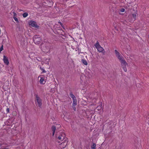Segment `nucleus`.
Masks as SVG:
<instances>
[{
    "instance_id": "f257e3e1",
    "label": "nucleus",
    "mask_w": 149,
    "mask_h": 149,
    "mask_svg": "<svg viewBox=\"0 0 149 149\" xmlns=\"http://www.w3.org/2000/svg\"><path fill=\"white\" fill-rule=\"evenodd\" d=\"M50 45L49 43H44L41 45L42 50L43 52L48 53L49 50Z\"/></svg>"
},
{
    "instance_id": "f03ea898",
    "label": "nucleus",
    "mask_w": 149,
    "mask_h": 149,
    "mask_svg": "<svg viewBox=\"0 0 149 149\" xmlns=\"http://www.w3.org/2000/svg\"><path fill=\"white\" fill-rule=\"evenodd\" d=\"M114 51L116 57L120 61L121 64H125V61L123 57L120 54V53L116 50H115Z\"/></svg>"
},
{
    "instance_id": "7ed1b4c3",
    "label": "nucleus",
    "mask_w": 149,
    "mask_h": 149,
    "mask_svg": "<svg viewBox=\"0 0 149 149\" xmlns=\"http://www.w3.org/2000/svg\"><path fill=\"white\" fill-rule=\"evenodd\" d=\"M61 142L59 144L58 148L59 149H62L65 148L68 142V138H65L64 141Z\"/></svg>"
},
{
    "instance_id": "20e7f679",
    "label": "nucleus",
    "mask_w": 149,
    "mask_h": 149,
    "mask_svg": "<svg viewBox=\"0 0 149 149\" xmlns=\"http://www.w3.org/2000/svg\"><path fill=\"white\" fill-rule=\"evenodd\" d=\"M36 104H37L38 107L40 108L42 105V100L37 95L36 96Z\"/></svg>"
},
{
    "instance_id": "39448f33",
    "label": "nucleus",
    "mask_w": 149,
    "mask_h": 149,
    "mask_svg": "<svg viewBox=\"0 0 149 149\" xmlns=\"http://www.w3.org/2000/svg\"><path fill=\"white\" fill-rule=\"evenodd\" d=\"M33 40L34 43L36 44H39L40 43V41L42 40L41 38L38 37L37 35H35L33 37Z\"/></svg>"
},
{
    "instance_id": "423d86ee",
    "label": "nucleus",
    "mask_w": 149,
    "mask_h": 149,
    "mask_svg": "<svg viewBox=\"0 0 149 149\" xmlns=\"http://www.w3.org/2000/svg\"><path fill=\"white\" fill-rule=\"evenodd\" d=\"M57 138L60 140L61 141H64L65 138H67L66 137L65 134L63 132H61L58 136L57 137Z\"/></svg>"
},
{
    "instance_id": "0eeeda50",
    "label": "nucleus",
    "mask_w": 149,
    "mask_h": 149,
    "mask_svg": "<svg viewBox=\"0 0 149 149\" xmlns=\"http://www.w3.org/2000/svg\"><path fill=\"white\" fill-rule=\"evenodd\" d=\"M94 45L98 51L99 52H102L104 50L103 48L100 46L98 41H97L96 43Z\"/></svg>"
},
{
    "instance_id": "6e6552de",
    "label": "nucleus",
    "mask_w": 149,
    "mask_h": 149,
    "mask_svg": "<svg viewBox=\"0 0 149 149\" xmlns=\"http://www.w3.org/2000/svg\"><path fill=\"white\" fill-rule=\"evenodd\" d=\"M137 14L136 12H135L134 13L132 14V16L133 17L134 20L133 19L132 20H131L130 21V22H134L135 20H136V17H137Z\"/></svg>"
},
{
    "instance_id": "1a4fd4ad",
    "label": "nucleus",
    "mask_w": 149,
    "mask_h": 149,
    "mask_svg": "<svg viewBox=\"0 0 149 149\" xmlns=\"http://www.w3.org/2000/svg\"><path fill=\"white\" fill-rule=\"evenodd\" d=\"M3 61L4 63L6 65H8L9 64V62L8 58L5 56H3Z\"/></svg>"
},
{
    "instance_id": "9d476101",
    "label": "nucleus",
    "mask_w": 149,
    "mask_h": 149,
    "mask_svg": "<svg viewBox=\"0 0 149 149\" xmlns=\"http://www.w3.org/2000/svg\"><path fill=\"white\" fill-rule=\"evenodd\" d=\"M29 24L31 26L33 27H36L37 26L36 22L34 21H31L29 22Z\"/></svg>"
},
{
    "instance_id": "9b49d317",
    "label": "nucleus",
    "mask_w": 149,
    "mask_h": 149,
    "mask_svg": "<svg viewBox=\"0 0 149 149\" xmlns=\"http://www.w3.org/2000/svg\"><path fill=\"white\" fill-rule=\"evenodd\" d=\"M45 77H41L39 81L40 84H44L45 83Z\"/></svg>"
},
{
    "instance_id": "f8f14e48",
    "label": "nucleus",
    "mask_w": 149,
    "mask_h": 149,
    "mask_svg": "<svg viewBox=\"0 0 149 149\" xmlns=\"http://www.w3.org/2000/svg\"><path fill=\"white\" fill-rule=\"evenodd\" d=\"M122 67L123 68L125 72H126L127 71V69L126 68V66L127 65V63L126 62V63L123 64H121Z\"/></svg>"
},
{
    "instance_id": "ddd939ff",
    "label": "nucleus",
    "mask_w": 149,
    "mask_h": 149,
    "mask_svg": "<svg viewBox=\"0 0 149 149\" xmlns=\"http://www.w3.org/2000/svg\"><path fill=\"white\" fill-rule=\"evenodd\" d=\"M52 129L53 131L52 136H54L56 130V128L55 126H53L52 127Z\"/></svg>"
},
{
    "instance_id": "4468645a",
    "label": "nucleus",
    "mask_w": 149,
    "mask_h": 149,
    "mask_svg": "<svg viewBox=\"0 0 149 149\" xmlns=\"http://www.w3.org/2000/svg\"><path fill=\"white\" fill-rule=\"evenodd\" d=\"M81 62L82 63L85 65H88L87 62L86 61L85 59H82Z\"/></svg>"
},
{
    "instance_id": "2eb2a0df",
    "label": "nucleus",
    "mask_w": 149,
    "mask_h": 149,
    "mask_svg": "<svg viewBox=\"0 0 149 149\" xmlns=\"http://www.w3.org/2000/svg\"><path fill=\"white\" fill-rule=\"evenodd\" d=\"M96 145L95 143H93V144L91 146V148L93 149H96Z\"/></svg>"
},
{
    "instance_id": "dca6fc26",
    "label": "nucleus",
    "mask_w": 149,
    "mask_h": 149,
    "mask_svg": "<svg viewBox=\"0 0 149 149\" xmlns=\"http://www.w3.org/2000/svg\"><path fill=\"white\" fill-rule=\"evenodd\" d=\"M28 14L27 13H24L22 15L25 18L28 16Z\"/></svg>"
},
{
    "instance_id": "f3484780",
    "label": "nucleus",
    "mask_w": 149,
    "mask_h": 149,
    "mask_svg": "<svg viewBox=\"0 0 149 149\" xmlns=\"http://www.w3.org/2000/svg\"><path fill=\"white\" fill-rule=\"evenodd\" d=\"M70 97L72 98H73L75 97V96L74 95L72 94V92H71L70 94Z\"/></svg>"
},
{
    "instance_id": "a211bd4d",
    "label": "nucleus",
    "mask_w": 149,
    "mask_h": 149,
    "mask_svg": "<svg viewBox=\"0 0 149 149\" xmlns=\"http://www.w3.org/2000/svg\"><path fill=\"white\" fill-rule=\"evenodd\" d=\"M73 102L72 103V106H75L76 105H77V101H73Z\"/></svg>"
},
{
    "instance_id": "6ab92c4d",
    "label": "nucleus",
    "mask_w": 149,
    "mask_h": 149,
    "mask_svg": "<svg viewBox=\"0 0 149 149\" xmlns=\"http://www.w3.org/2000/svg\"><path fill=\"white\" fill-rule=\"evenodd\" d=\"M125 9L123 8H121L120 10V11L121 12H124L125 11Z\"/></svg>"
},
{
    "instance_id": "aec40b11",
    "label": "nucleus",
    "mask_w": 149,
    "mask_h": 149,
    "mask_svg": "<svg viewBox=\"0 0 149 149\" xmlns=\"http://www.w3.org/2000/svg\"><path fill=\"white\" fill-rule=\"evenodd\" d=\"M3 50V45H2L1 47L0 48V53Z\"/></svg>"
},
{
    "instance_id": "412c9836",
    "label": "nucleus",
    "mask_w": 149,
    "mask_h": 149,
    "mask_svg": "<svg viewBox=\"0 0 149 149\" xmlns=\"http://www.w3.org/2000/svg\"><path fill=\"white\" fill-rule=\"evenodd\" d=\"M13 18L15 21L17 22L18 21V19L16 17H13Z\"/></svg>"
},
{
    "instance_id": "4be33fe9",
    "label": "nucleus",
    "mask_w": 149,
    "mask_h": 149,
    "mask_svg": "<svg viewBox=\"0 0 149 149\" xmlns=\"http://www.w3.org/2000/svg\"><path fill=\"white\" fill-rule=\"evenodd\" d=\"M40 68L41 70L42 71L43 73H45L46 72V71L43 68Z\"/></svg>"
},
{
    "instance_id": "5701e85b",
    "label": "nucleus",
    "mask_w": 149,
    "mask_h": 149,
    "mask_svg": "<svg viewBox=\"0 0 149 149\" xmlns=\"http://www.w3.org/2000/svg\"><path fill=\"white\" fill-rule=\"evenodd\" d=\"M101 107H97V110H100L101 109Z\"/></svg>"
},
{
    "instance_id": "b1692460",
    "label": "nucleus",
    "mask_w": 149,
    "mask_h": 149,
    "mask_svg": "<svg viewBox=\"0 0 149 149\" xmlns=\"http://www.w3.org/2000/svg\"><path fill=\"white\" fill-rule=\"evenodd\" d=\"M72 99L73 101H77L76 98L75 97L73 98H72Z\"/></svg>"
},
{
    "instance_id": "393cba45",
    "label": "nucleus",
    "mask_w": 149,
    "mask_h": 149,
    "mask_svg": "<svg viewBox=\"0 0 149 149\" xmlns=\"http://www.w3.org/2000/svg\"><path fill=\"white\" fill-rule=\"evenodd\" d=\"M6 111L7 113H9V109L8 108L6 109Z\"/></svg>"
},
{
    "instance_id": "a878e982",
    "label": "nucleus",
    "mask_w": 149,
    "mask_h": 149,
    "mask_svg": "<svg viewBox=\"0 0 149 149\" xmlns=\"http://www.w3.org/2000/svg\"><path fill=\"white\" fill-rule=\"evenodd\" d=\"M73 109L75 111L76 109V108L75 107H73Z\"/></svg>"
},
{
    "instance_id": "bb28decb",
    "label": "nucleus",
    "mask_w": 149,
    "mask_h": 149,
    "mask_svg": "<svg viewBox=\"0 0 149 149\" xmlns=\"http://www.w3.org/2000/svg\"><path fill=\"white\" fill-rule=\"evenodd\" d=\"M58 23H59L61 25V26H62V24L61 23V22H59Z\"/></svg>"
}]
</instances>
